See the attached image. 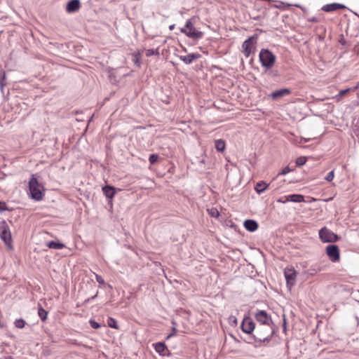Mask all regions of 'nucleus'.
Listing matches in <instances>:
<instances>
[{
    "instance_id": "obj_1",
    "label": "nucleus",
    "mask_w": 359,
    "mask_h": 359,
    "mask_svg": "<svg viewBox=\"0 0 359 359\" xmlns=\"http://www.w3.org/2000/svg\"><path fill=\"white\" fill-rule=\"evenodd\" d=\"M273 334L274 329L273 325H258L251 339L259 343L269 341Z\"/></svg>"
},
{
    "instance_id": "obj_2",
    "label": "nucleus",
    "mask_w": 359,
    "mask_h": 359,
    "mask_svg": "<svg viewBox=\"0 0 359 359\" xmlns=\"http://www.w3.org/2000/svg\"><path fill=\"white\" fill-rule=\"evenodd\" d=\"M180 32L194 40L201 39L203 36V32L197 30L194 26L192 18L187 20L184 27L180 29Z\"/></svg>"
},
{
    "instance_id": "obj_3",
    "label": "nucleus",
    "mask_w": 359,
    "mask_h": 359,
    "mask_svg": "<svg viewBox=\"0 0 359 359\" xmlns=\"http://www.w3.org/2000/svg\"><path fill=\"white\" fill-rule=\"evenodd\" d=\"M259 61L264 68L270 69L276 62V55L269 49L262 48L259 55Z\"/></svg>"
},
{
    "instance_id": "obj_4",
    "label": "nucleus",
    "mask_w": 359,
    "mask_h": 359,
    "mask_svg": "<svg viewBox=\"0 0 359 359\" xmlns=\"http://www.w3.org/2000/svg\"><path fill=\"white\" fill-rule=\"evenodd\" d=\"M319 238L323 243H335L340 239V237L326 227L319 231Z\"/></svg>"
},
{
    "instance_id": "obj_5",
    "label": "nucleus",
    "mask_w": 359,
    "mask_h": 359,
    "mask_svg": "<svg viewBox=\"0 0 359 359\" xmlns=\"http://www.w3.org/2000/svg\"><path fill=\"white\" fill-rule=\"evenodd\" d=\"M29 187L32 198L39 201L43 198V194L39 189V182L36 178L32 177L29 182Z\"/></svg>"
},
{
    "instance_id": "obj_6",
    "label": "nucleus",
    "mask_w": 359,
    "mask_h": 359,
    "mask_svg": "<svg viewBox=\"0 0 359 359\" xmlns=\"http://www.w3.org/2000/svg\"><path fill=\"white\" fill-rule=\"evenodd\" d=\"M257 35L254 34L246 39L242 44L243 52L246 57H249L255 50V44L257 43Z\"/></svg>"
},
{
    "instance_id": "obj_7",
    "label": "nucleus",
    "mask_w": 359,
    "mask_h": 359,
    "mask_svg": "<svg viewBox=\"0 0 359 359\" xmlns=\"http://www.w3.org/2000/svg\"><path fill=\"white\" fill-rule=\"evenodd\" d=\"M255 320L260 323L259 325H273L272 319L271 316H269L265 311L264 310H258L255 313Z\"/></svg>"
},
{
    "instance_id": "obj_8",
    "label": "nucleus",
    "mask_w": 359,
    "mask_h": 359,
    "mask_svg": "<svg viewBox=\"0 0 359 359\" xmlns=\"http://www.w3.org/2000/svg\"><path fill=\"white\" fill-rule=\"evenodd\" d=\"M0 236L1 238L6 245L11 243L12 241L11 233L10 231V228L5 220H3L0 222Z\"/></svg>"
},
{
    "instance_id": "obj_9",
    "label": "nucleus",
    "mask_w": 359,
    "mask_h": 359,
    "mask_svg": "<svg viewBox=\"0 0 359 359\" xmlns=\"http://www.w3.org/2000/svg\"><path fill=\"white\" fill-rule=\"evenodd\" d=\"M326 254L332 262H339L340 259V251L337 245H329L325 249Z\"/></svg>"
},
{
    "instance_id": "obj_10",
    "label": "nucleus",
    "mask_w": 359,
    "mask_h": 359,
    "mask_svg": "<svg viewBox=\"0 0 359 359\" xmlns=\"http://www.w3.org/2000/svg\"><path fill=\"white\" fill-rule=\"evenodd\" d=\"M241 330L246 334H252L253 331L255 332V324L250 317H245L243 318L241 325Z\"/></svg>"
},
{
    "instance_id": "obj_11",
    "label": "nucleus",
    "mask_w": 359,
    "mask_h": 359,
    "mask_svg": "<svg viewBox=\"0 0 359 359\" xmlns=\"http://www.w3.org/2000/svg\"><path fill=\"white\" fill-rule=\"evenodd\" d=\"M201 55L198 53H189L187 55H180L179 58L186 65L191 64L194 60L199 59Z\"/></svg>"
},
{
    "instance_id": "obj_12",
    "label": "nucleus",
    "mask_w": 359,
    "mask_h": 359,
    "mask_svg": "<svg viewBox=\"0 0 359 359\" xmlns=\"http://www.w3.org/2000/svg\"><path fill=\"white\" fill-rule=\"evenodd\" d=\"M155 351L162 356H169L170 352L164 342H157L154 344Z\"/></svg>"
},
{
    "instance_id": "obj_13",
    "label": "nucleus",
    "mask_w": 359,
    "mask_h": 359,
    "mask_svg": "<svg viewBox=\"0 0 359 359\" xmlns=\"http://www.w3.org/2000/svg\"><path fill=\"white\" fill-rule=\"evenodd\" d=\"M81 8L79 0H70L66 5V11L69 13H75Z\"/></svg>"
},
{
    "instance_id": "obj_14",
    "label": "nucleus",
    "mask_w": 359,
    "mask_h": 359,
    "mask_svg": "<svg viewBox=\"0 0 359 359\" xmlns=\"http://www.w3.org/2000/svg\"><path fill=\"white\" fill-rule=\"evenodd\" d=\"M346 6L341 4L333 3L330 4H326L322 7V10L325 12H332L334 11H337L339 9L345 8Z\"/></svg>"
},
{
    "instance_id": "obj_15",
    "label": "nucleus",
    "mask_w": 359,
    "mask_h": 359,
    "mask_svg": "<svg viewBox=\"0 0 359 359\" xmlns=\"http://www.w3.org/2000/svg\"><path fill=\"white\" fill-rule=\"evenodd\" d=\"M290 93V90L288 88H282L274 92H272L270 95V97L273 100H277L280 97H282L285 95H289Z\"/></svg>"
},
{
    "instance_id": "obj_16",
    "label": "nucleus",
    "mask_w": 359,
    "mask_h": 359,
    "mask_svg": "<svg viewBox=\"0 0 359 359\" xmlns=\"http://www.w3.org/2000/svg\"><path fill=\"white\" fill-rule=\"evenodd\" d=\"M244 226L245 228L250 232H254L258 229V223L253 219H246L244 222Z\"/></svg>"
},
{
    "instance_id": "obj_17",
    "label": "nucleus",
    "mask_w": 359,
    "mask_h": 359,
    "mask_svg": "<svg viewBox=\"0 0 359 359\" xmlns=\"http://www.w3.org/2000/svg\"><path fill=\"white\" fill-rule=\"evenodd\" d=\"M102 191L105 196L108 198H112L116 193V189L109 185L104 186L102 188Z\"/></svg>"
},
{
    "instance_id": "obj_18",
    "label": "nucleus",
    "mask_w": 359,
    "mask_h": 359,
    "mask_svg": "<svg viewBox=\"0 0 359 359\" xmlns=\"http://www.w3.org/2000/svg\"><path fill=\"white\" fill-rule=\"evenodd\" d=\"M287 287L290 290L292 288V268L287 267L284 271Z\"/></svg>"
},
{
    "instance_id": "obj_19",
    "label": "nucleus",
    "mask_w": 359,
    "mask_h": 359,
    "mask_svg": "<svg viewBox=\"0 0 359 359\" xmlns=\"http://www.w3.org/2000/svg\"><path fill=\"white\" fill-rule=\"evenodd\" d=\"M7 85L6 74L4 70L0 69V90L4 93V87Z\"/></svg>"
},
{
    "instance_id": "obj_20",
    "label": "nucleus",
    "mask_w": 359,
    "mask_h": 359,
    "mask_svg": "<svg viewBox=\"0 0 359 359\" xmlns=\"http://www.w3.org/2000/svg\"><path fill=\"white\" fill-rule=\"evenodd\" d=\"M215 149H216V150L217 151L223 152L225 150V148H226L225 141L222 140V139H219V140H215Z\"/></svg>"
},
{
    "instance_id": "obj_21",
    "label": "nucleus",
    "mask_w": 359,
    "mask_h": 359,
    "mask_svg": "<svg viewBox=\"0 0 359 359\" xmlns=\"http://www.w3.org/2000/svg\"><path fill=\"white\" fill-rule=\"evenodd\" d=\"M46 245L50 249L60 250L65 248V245L63 243L54 241L48 242Z\"/></svg>"
},
{
    "instance_id": "obj_22",
    "label": "nucleus",
    "mask_w": 359,
    "mask_h": 359,
    "mask_svg": "<svg viewBox=\"0 0 359 359\" xmlns=\"http://www.w3.org/2000/svg\"><path fill=\"white\" fill-rule=\"evenodd\" d=\"M267 187L268 184H266L264 182L261 181L257 183L255 189L257 191V193L260 194L263 193L266 189Z\"/></svg>"
},
{
    "instance_id": "obj_23",
    "label": "nucleus",
    "mask_w": 359,
    "mask_h": 359,
    "mask_svg": "<svg viewBox=\"0 0 359 359\" xmlns=\"http://www.w3.org/2000/svg\"><path fill=\"white\" fill-rule=\"evenodd\" d=\"M291 171V169L290 168L289 165L286 166L285 168L282 170L280 172H279L277 176L275 178V180L278 182H285V180H282V177L283 175L289 173Z\"/></svg>"
},
{
    "instance_id": "obj_24",
    "label": "nucleus",
    "mask_w": 359,
    "mask_h": 359,
    "mask_svg": "<svg viewBox=\"0 0 359 359\" xmlns=\"http://www.w3.org/2000/svg\"><path fill=\"white\" fill-rule=\"evenodd\" d=\"M38 315L42 321L47 319L48 312L40 304H39Z\"/></svg>"
},
{
    "instance_id": "obj_25",
    "label": "nucleus",
    "mask_w": 359,
    "mask_h": 359,
    "mask_svg": "<svg viewBox=\"0 0 359 359\" xmlns=\"http://www.w3.org/2000/svg\"><path fill=\"white\" fill-rule=\"evenodd\" d=\"M351 90V88H347L344 90H341L339 92V93L334 97V99L337 100V101H340L341 100V98L346 95L348 92H350Z\"/></svg>"
},
{
    "instance_id": "obj_26",
    "label": "nucleus",
    "mask_w": 359,
    "mask_h": 359,
    "mask_svg": "<svg viewBox=\"0 0 359 359\" xmlns=\"http://www.w3.org/2000/svg\"><path fill=\"white\" fill-rule=\"evenodd\" d=\"M290 201H292V194H289L287 196H283L279 197L277 199L278 203H285L286 202H290Z\"/></svg>"
},
{
    "instance_id": "obj_27",
    "label": "nucleus",
    "mask_w": 359,
    "mask_h": 359,
    "mask_svg": "<svg viewBox=\"0 0 359 359\" xmlns=\"http://www.w3.org/2000/svg\"><path fill=\"white\" fill-rule=\"evenodd\" d=\"M26 322L22 318L16 319L14 322V325L17 328L22 329L25 327Z\"/></svg>"
},
{
    "instance_id": "obj_28",
    "label": "nucleus",
    "mask_w": 359,
    "mask_h": 359,
    "mask_svg": "<svg viewBox=\"0 0 359 359\" xmlns=\"http://www.w3.org/2000/svg\"><path fill=\"white\" fill-rule=\"evenodd\" d=\"M107 324H108V326L111 328L118 329V325L117 321L113 318L110 317L108 318Z\"/></svg>"
},
{
    "instance_id": "obj_29",
    "label": "nucleus",
    "mask_w": 359,
    "mask_h": 359,
    "mask_svg": "<svg viewBox=\"0 0 359 359\" xmlns=\"http://www.w3.org/2000/svg\"><path fill=\"white\" fill-rule=\"evenodd\" d=\"M154 55H157V56H158L160 55L158 48H156V50H154V49L146 50V56L147 57H151Z\"/></svg>"
},
{
    "instance_id": "obj_30",
    "label": "nucleus",
    "mask_w": 359,
    "mask_h": 359,
    "mask_svg": "<svg viewBox=\"0 0 359 359\" xmlns=\"http://www.w3.org/2000/svg\"><path fill=\"white\" fill-rule=\"evenodd\" d=\"M159 158V156L156 154H152L149 157V161L150 164L154 165L155 164L158 159Z\"/></svg>"
},
{
    "instance_id": "obj_31",
    "label": "nucleus",
    "mask_w": 359,
    "mask_h": 359,
    "mask_svg": "<svg viewBox=\"0 0 359 359\" xmlns=\"http://www.w3.org/2000/svg\"><path fill=\"white\" fill-rule=\"evenodd\" d=\"M306 158L304 156H300L297 158L296 165L297 166H302V165H304L306 163Z\"/></svg>"
},
{
    "instance_id": "obj_32",
    "label": "nucleus",
    "mask_w": 359,
    "mask_h": 359,
    "mask_svg": "<svg viewBox=\"0 0 359 359\" xmlns=\"http://www.w3.org/2000/svg\"><path fill=\"white\" fill-rule=\"evenodd\" d=\"M6 210L11 211L12 209H10L4 201H0V212Z\"/></svg>"
},
{
    "instance_id": "obj_33",
    "label": "nucleus",
    "mask_w": 359,
    "mask_h": 359,
    "mask_svg": "<svg viewBox=\"0 0 359 359\" xmlns=\"http://www.w3.org/2000/svg\"><path fill=\"white\" fill-rule=\"evenodd\" d=\"M304 201V196L300 194H293V203Z\"/></svg>"
},
{
    "instance_id": "obj_34",
    "label": "nucleus",
    "mask_w": 359,
    "mask_h": 359,
    "mask_svg": "<svg viewBox=\"0 0 359 359\" xmlns=\"http://www.w3.org/2000/svg\"><path fill=\"white\" fill-rule=\"evenodd\" d=\"M89 323L93 329H99L101 327V325L94 320H90Z\"/></svg>"
},
{
    "instance_id": "obj_35",
    "label": "nucleus",
    "mask_w": 359,
    "mask_h": 359,
    "mask_svg": "<svg viewBox=\"0 0 359 359\" xmlns=\"http://www.w3.org/2000/svg\"><path fill=\"white\" fill-rule=\"evenodd\" d=\"M334 177V170H331L330 172H329L326 177H325V180L328 181V182H331L333 178Z\"/></svg>"
},
{
    "instance_id": "obj_36",
    "label": "nucleus",
    "mask_w": 359,
    "mask_h": 359,
    "mask_svg": "<svg viewBox=\"0 0 359 359\" xmlns=\"http://www.w3.org/2000/svg\"><path fill=\"white\" fill-rule=\"evenodd\" d=\"M229 323L232 325H236L238 323L237 318L234 316H231L229 318Z\"/></svg>"
},
{
    "instance_id": "obj_37",
    "label": "nucleus",
    "mask_w": 359,
    "mask_h": 359,
    "mask_svg": "<svg viewBox=\"0 0 359 359\" xmlns=\"http://www.w3.org/2000/svg\"><path fill=\"white\" fill-rule=\"evenodd\" d=\"M95 278L97 282L99 283L100 284H104V280L101 276L95 274Z\"/></svg>"
},
{
    "instance_id": "obj_38",
    "label": "nucleus",
    "mask_w": 359,
    "mask_h": 359,
    "mask_svg": "<svg viewBox=\"0 0 359 359\" xmlns=\"http://www.w3.org/2000/svg\"><path fill=\"white\" fill-rule=\"evenodd\" d=\"M176 333H177V329H176V327H172V332H171V333H170V334L167 336L166 339H170V337H173V336L176 335Z\"/></svg>"
},
{
    "instance_id": "obj_39",
    "label": "nucleus",
    "mask_w": 359,
    "mask_h": 359,
    "mask_svg": "<svg viewBox=\"0 0 359 359\" xmlns=\"http://www.w3.org/2000/svg\"><path fill=\"white\" fill-rule=\"evenodd\" d=\"M283 332H286L287 327H286V319H285V317H284V318H283Z\"/></svg>"
},
{
    "instance_id": "obj_40",
    "label": "nucleus",
    "mask_w": 359,
    "mask_h": 359,
    "mask_svg": "<svg viewBox=\"0 0 359 359\" xmlns=\"http://www.w3.org/2000/svg\"><path fill=\"white\" fill-rule=\"evenodd\" d=\"M251 337H252V336H249L248 339H245V341L248 344H253L255 341L252 339Z\"/></svg>"
},
{
    "instance_id": "obj_41",
    "label": "nucleus",
    "mask_w": 359,
    "mask_h": 359,
    "mask_svg": "<svg viewBox=\"0 0 359 359\" xmlns=\"http://www.w3.org/2000/svg\"><path fill=\"white\" fill-rule=\"evenodd\" d=\"M97 294H98V292H97V293H96L94 296H93V297H90V298H88V299H87L86 300V302H90V301H92V300L95 299L97 297Z\"/></svg>"
},
{
    "instance_id": "obj_42",
    "label": "nucleus",
    "mask_w": 359,
    "mask_h": 359,
    "mask_svg": "<svg viewBox=\"0 0 359 359\" xmlns=\"http://www.w3.org/2000/svg\"><path fill=\"white\" fill-rule=\"evenodd\" d=\"M175 24L171 25L169 26V29L172 31V30H173L175 29Z\"/></svg>"
},
{
    "instance_id": "obj_43",
    "label": "nucleus",
    "mask_w": 359,
    "mask_h": 359,
    "mask_svg": "<svg viewBox=\"0 0 359 359\" xmlns=\"http://www.w3.org/2000/svg\"><path fill=\"white\" fill-rule=\"evenodd\" d=\"M311 21H313V22H317V21H318V20H317V18H311Z\"/></svg>"
},
{
    "instance_id": "obj_44",
    "label": "nucleus",
    "mask_w": 359,
    "mask_h": 359,
    "mask_svg": "<svg viewBox=\"0 0 359 359\" xmlns=\"http://www.w3.org/2000/svg\"><path fill=\"white\" fill-rule=\"evenodd\" d=\"M295 275H296V271L293 269V279L294 278Z\"/></svg>"
},
{
    "instance_id": "obj_45",
    "label": "nucleus",
    "mask_w": 359,
    "mask_h": 359,
    "mask_svg": "<svg viewBox=\"0 0 359 359\" xmlns=\"http://www.w3.org/2000/svg\"><path fill=\"white\" fill-rule=\"evenodd\" d=\"M358 88V86H356L355 87H354L353 90H356Z\"/></svg>"
},
{
    "instance_id": "obj_46",
    "label": "nucleus",
    "mask_w": 359,
    "mask_h": 359,
    "mask_svg": "<svg viewBox=\"0 0 359 359\" xmlns=\"http://www.w3.org/2000/svg\"><path fill=\"white\" fill-rule=\"evenodd\" d=\"M7 359H13L11 356L7 358Z\"/></svg>"
},
{
    "instance_id": "obj_47",
    "label": "nucleus",
    "mask_w": 359,
    "mask_h": 359,
    "mask_svg": "<svg viewBox=\"0 0 359 359\" xmlns=\"http://www.w3.org/2000/svg\"><path fill=\"white\" fill-rule=\"evenodd\" d=\"M137 62H138V58H136L135 63H137Z\"/></svg>"
}]
</instances>
